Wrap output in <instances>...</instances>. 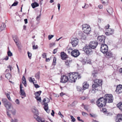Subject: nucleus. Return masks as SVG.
Listing matches in <instances>:
<instances>
[{
	"label": "nucleus",
	"instance_id": "13d9d810",
	"mask_svg": "<svg viewBox=\"0 0 122 122\" xmlns=\"http://www.w3.org/2000/svg\"><path fill=\"white\" fill-rule=\"evenodd\" d=\"M80 117H77V119L79 121H81L82 122H84V121L83 120H82V119H80Z\"/></svg>",
	"mask_w": 122,
	"mask_h": 122
},
{
	"label": "nucleus",
	"instance_id": "473e14b6",
	"mask_svg": "<svg viewBox=\"0 0 122 122\" xmlns=\"http://www.w3.org/2000/svg\"><path fill=\"white\" fill-rule=\"evenodd\" d=\"M108 12L110 14H112L113 11L112 8L111 7H110L107 10Z\"/></svg>",
	"mask_w": 122,
	"mask_h": 122
},
{
	"label": "nucleus",
	"instance_id": "cd10ccee",
	"mask_svg": "<svg viewBox=\"0 0 122 122\" xmlns=\"http://www.w3.org/2000/svg\"><path fill=\"white\" fill-rule=\"evenodd\" d=\"M117 119L120 122H122V115L119 114L117 116Z\"/></svg>",
	"mask_w": 122,
	"mask_h": 122
},
{
	"label": "nucleus",
	"instance_id": "c9c22d12",
	"mask_svg": "<svg viewBox=\"0 0 122 122\" xmlns=\"http://www.w3.org/2000/svg\"><path fill=\"white\" fill-rule=\"evenodd\" d=\"M13 38L15 42L18 41H19L18 39L17 36H14L13 37Z\"/></svg>",
	"mask_w": 122,
	"mask_h": 122
},
{
	"label": "nucleus",
	"instance_id": "f8f14e48",
	"mask_svg": "<svg viewBox=\"0 0 122 122\" xmlns=\"http://www.w3.org/2000/svg\"><path fill=\"white\" fill-rule=\"evenodd\" d=\"M105 57L107 58H109L112 57L113 54L110 51H107L104 54Z\"/></svg>",
	"mask_w": 122,
	"mask_h": 122
},
{
	"label": "nucleus",
	"instance_id": "09e8293b",
	"mask_svg": "<svg viewBox=\"0 0 122 122\" xmlns=\"http://www.w3.org/2000/svg\"><path fill=\"white\" fill-rule=\"evenodd\" d=\"M54 36L53 35H49L48 36V39L49 40H51Z\"/></svg>",
	"mask_w": 122,
	"mask_h": 122
},
{
	"label": "nucleus",
	"instance_id": "603ef678",
	"mask_svg": "<svg viewBox=\"0 0 122 122\" xmlns=\"http://www.w3.org/2000/svg\"><path fill=\"white\" fill-rule=\"evenodd\" d=\"M77 91H81L82 90V88L80 86H77Z\"/></svg>",
	"mask_w": 122,
	"mask_h": 122
},
{
	"label": "nucleus",
	"instance_id": "f704fd0d",
	"mask_svg": "<svg viewBox=\"0 0 122 122\" xmlns=\"http://www.w3.org/2000/svg\"><path fill=\"white\" fill-rule=\"evenodd\" d=\"M35 77L37 79L39 80L40 78L39 73L38 72L35 75Z\"/></svg>",
	"mask_w": 122,
	"mask_h": 122
},
{
	"label": "nucleus",
	"instance_id": "9d476101",
	"mask_svg": "<svg viewBox=\"0 0 122 122\" xmlns=\"http://www.w3.org/2000/svg\"><path fill=\"white\" fill-rule=\"evenodd\" d=\"M80 54V53L77 50L74 49L71 52V56L73 57H76Z\"/></svg>",
	"mask_w": 122,
	"mask_h": 122
},
{
	"label": "nucleus",
	"instance_id": "39448f33",
	"mask_svg": "<svg viewBox=\"0 0 122 122\" xmlns=\"http://www.w3.org/2000/svg\"><path fill=\"white\" fill-rule=\"evenodd\" d=\"M105 100H106V102H112L113 101L112 96L111 94H106L105 95Z\"/></svg>",
	"mask_w": 122,
	"mask_h": 122
},
{
	"label": "nucleus",
	"instance_id": "3c124183",
	"mask_svg": "<svg viewBox=\"0 0 122 122\" xmlns=\"http://www.w3.org/2000/svg\"><path fill=\"white\" fill-rule=\"evenodd\" d=\"M42 57L44 58H46V55L45 53H43L42 54Z\"/></svg>",
	"mask_w": 122,
	"mask_h": 122
},
{
	"label": "nucleus",
	"instance_id": "0eeeda50",
	"mask_svg": "<svg viewBox=\"0 0 122 122\" xmlns=\"http://www.w3.org/2000/svg\"><path fill=\"white\" fill-rule=\"evenodd\" d=\"M78 39L76 38H73L71 39V43L73 47L76 46L78 44Z\"/></svg>",
	"mask_w": 122,
	"mask_h": 122
},
{
	"label": "nucleus",
	"instance_id": "1a4fd4ad",
	"mask_svg": "<svg viewBox=\"0 0 122 122\" xmlns=\"http://www.w3.org/2000/svg\"><path fill=\"white\" fill-rule=\"evenodd\" d=\"M105 37L103 36H100L98 37L97 40L99 43L103 44L105 42Z\"/></svg>",
	"mask_w": 122,
	"mask_h": 122
},
{
	"label": "nucleus",
	"instance_id": "774afa93",
	"mask_svg": "<svg viewBox=\"0 0 122 122\" xmlns=\"http://www.w3.org/2000/svg\"><path fill=\"white\" fill-rule=\"evenodd\" d=\"M34 85L35 87L36 88H38L40 87V86L37 84H35Z\"/></svg>",
	"mask_w": 122,
	"mask_h": 122
},
{
	"label": "nucleus",
	"instance_id": "e433bc0d",
	"mask_svg": "<svg viewBox=\"0 0 122 122\" xmlns=\"http://www.w3.org/2000/svg\"><path fill=\"white\" fill-rule=\"evenodd\" d=\"M73 50V49L71 48H70L68 49L67 51L68 54H71V52Z\"/></svg>",
	"mask_w": 122,
	"mask_h": 122
},
{
	"label": "nucleus",
	"instance_id": "c756f323",
	"mask_svg": "<svg viewBox=\"0 0 122 122\" xmlns=\"http://www.w3.org/2000/svg\"><path fill=\"white\" fill-rule=\"evenodd\" d=\"M6 26L4 23H2L0 27V29L1 30H4L5 27Z\"/></svg>",
	"mask_w": 122,
	"mask_h": 122
},
{
	"label": "nucleus",
	"instance_id": "a19ab883",
	"mask_svg": "<svg viewBox=\"0 0 122 122\" xmlns=\"http://www.w3.org/2000/svg\"><path fill=\"white\" fill-rule=\"evenodd\" d=\"M6 95L9 100L10 101H11V99L10 97V94L8 93H7L6 94Z\"/></svg>",
	"mask_w": 122,
	"mask_h": 122
},
{
	"label": "nucleus",
	"instance_id": "b1692460",
	"mask_svg": "<svg viewBox=\"0 0 122 122\" xmlns=\"http://www.w3.org/2000/svg\"><path fill=\"white\" fill-rule=\"evenodd\" d=\"M36 119L38 122H45L44 120L39 117H38Z\"/></svg>",
	"mask_w": 122,
	"mask_h": 122
},
{
	"label": "nucleus",
	"instance_id": "e2e57ef3",
	"mask_svg": "<svg viewBox=\"0 0 122 122\" xmlns=\"http://www.w3.org/2000/svg\"><path fill=\"white\" fill-rule=\"evenodd\" d=\"M58 114L59 115H60V116L61 118H62V117H63V116L61 114L60 112H58Z\"/></svg>",
	"mask_w": 122,
	"mask_h": 122
},
{
	"label": "nucleus",
	"instance_id": "aec40b11",
	"mask_svg": "<svg viewBox=\"0 0 122 122\" xmlns=\"http://www.w3.org/2000/svg\"><path fill=\"white\" fill-rule=\"evenodd\" d=\"M61 57L63 60H65L67 57V55L64 52H62L61 53Z\"/></svg>",
	"mask_w": 122,
	"mask_h": 122
},
{
	"label": "nucleus",
	"instance_id": "4468645a",
	"mask_svg": "<svg viewBox=\"0 0 122 122\" xmlns=\"http://www.w3.org/2000/svg\"><path fill=\"white\" fill-rule=\"evenodd\" d=\"M61 80V82L62 83L66 82L68 81H69L68 77H67L65 75L62 76Z\"/></svg>",
	"mask_w": 122,
	"mask_h": 122
},
{
	"label": "nucleus",
	"instance_id": "bb28decb",
	"mask_svg": "<svg viewBox=\"0 0 122 122\" xmlns=\"http://www.w3.org/2000/svg\"><path fill=\"white\" fill-rule=\"evenodd\" d=\"M117 106L122 111V102H119L117 105Z\"/></svg>",
	"mask_w": 122,
	"mask_h": 122
},
{
	"label": "nucleus",
	"instance_id": "ddd939ff",
	"mask_svg": "<svg viewBox=\"0 0 122 122\" xmlns=\"http://www.w3.org/2000/svg\"><path fill=\"white\" fill-rule=\"evenodd\" d=\"M114 30L111 29H108L106 30L105 33L106 34L107 36L112 35L114 33Z\"/></svg>",
	"mask_w": 122,
	"mask_h": 122
},
{
	"label": "nucleus",
	"instance_id": "6e6552de",
	"mask_svg": "<svg viewBox=\"0 0 122 122\" xmlns=\"http://www.w3.org/2000/svg\"><path fill=\"white\" fill-rule=\"evenodd\" d=\"M108 49L107 46L105 44H102L101 46V51L104 54L108 51Z\"/></svg>",
	"mask_w": 122,
	"mask_h": 122
},
{
	"label": "nucleus",
	"instance_id": "72a5a7b5",
	"mask_svg": "<svg viewBox=\"0 0 122 122\" xmlns=\"http://www.w3.org/2000/svg\"><path fill=\"white\" fill-rule=\"evenodd\" d=\"M11 109V110H10V111L11 112L12 114L13 115L15 114L16 112V110L14 108H13V107L12 108H11L10 109Z\"/></svg>",
	"mask_w": 122,
	"mask_h": 122
},
{
	"label": "nucleus",
	"instance_id": "4d7b16f0",
	"mask_svg": "<svg viewBox=\"0 0 122 122\" xmlns=\"http://www.w3.org/2000/svg\"><path fill=\"white\" fill-rule=\"evenodd\" d=\"M33 48L34 49H36L38 48V46L37 45H34L33 46Z\"/></svg>",
	"mask_w": 122,
	"mask_h": 122
},
{
	"label": "nucleus",
	"instance_id": "393cba45",
	"mask_svg": "<svg viewBox=\"0 0 122 122\" xmlns=\"http://www.w3.org/2000/svg\"><path fill=\"white\" fill-rule=\"evenodd\" d=\"M20 95L24 96L25 97L26 96V95L24 90L21 89L20 90Z\"/></svg>",
	"mask_w": 122,
	"mask_h": 122
},
{
	"label": "nucleus",
	"instance_id": "4c0bfd02",
	"mask_svg": "<svg viewBox=\"0 0 122 122\" xmlns=\"http://www.w3.org/2000/svg\"><path fill=\"white\" fill-rule=\"evenodd\" d=\"M41 91H39L38 92H37L35 93V95L36 96H39L40 95L41 93Z\"/></svg>",
	"mask_w": 122,
	"mask_h": 122
},
{
	"label": "nucleus",
	"instance_id": "20e7f679",
	"mask_svg": "<svg viewBox=\"0 0 122 122\" xmlns=\"http://www.w3.org/2000/svg\"><path fill=\"white\" fill-rule=\"evenodd\" d=\"M106 101L103 97H101L98 99L97 102V105L99 107H102L105 106L106 103Z\"/></svg>",
	"mask_w": 122,
	"mask_h": 122
},
{
	"label": "nucleus",
	"instance_id": "a878e982",
	"mask_svg": "<svg viewBox=\"0 0 122 122\" xmlns=\"http://www.w3.org/2000/svg\"><path fill=\"white\" fill-rule=\"evenodd\" d=\"M31 6L33 8H34L38 6L39 5L36 2H35L31 4Z\"/></svg>",
	"mask_w": 122,
	"mask_h": 122
},
{
	"label": "nucleus",
	"instance_id": "338daca9",
	"mask_svg": "<svg viewBox=\"0 0 122 122\" xmlns=\"http://www.w3.org/2000/svg\"><path fill=\"white\" fill-rule=\"evenodd\" d=\"M57 6L59 11L60 8V4L59 3H58L57 5Z\"/></svg>",
	"mask_w": 122,
	"mask_h": 122
},
{
	"label": "nucleus",
	"instance_id": "6ab92c4d",
	"mask_svg": "<svg viewBox=\"0 0 122 122\" xmlns=\"http://www.w3.org/2000/svg\"><path fill=\"white\" fill-rule=\"evenodd\" d=\"M6 108L8 110L10 109L11 108H12V104L9 102L4 105Z\"/></svg>",
	"mask_w": 122,
	"mask_h": 122
},
{
	"label": "nucleus",
	"instance_id": "ea45409f",
	"mask_svg": "<svg viewBox=\"0 0 122 122\" xmlns=\"http://www.w3.org/2000/svg\"><path fill=\"white\" fill-rule=\"evenodd\" d=\"M35 98L37 100L39 101L40 102H41V100L40 97H39V96H36L35 97Z\"/></svg>",
	"mask_w": 122,
	"mask_h": 122
},
{
	"label": "nucleus",
	"instance_id": "de8ad7c7",
	"mask_svg": "<svg viewBox=\"0 0 122 122\" xmlns=\"http://www.w3.org/2000/svg\"><path fill=\"white\" fill-rule=\"evenodd\" d=\"M41 13H40V15H38V16H37L36 18V20H39L40 19V17L41 16Z\"/></svg>",
	"mask_w": 122,
	"mask_h": 122
},
{
	"label": "nucleus",
	"instance_id": "dca6fc26",
	"mask_svg": "<svg viewBox=\"0 0 122 122\" xmlns=\"http://www.w3.org/2000/svg\"><path fill=\"white\" fill-rule=\"evenodd\" d=\"M8 69H6L5 71L4 74H6L10 73L11 70L13 68L11 66L9 65L7 66Z\"/></svg>",
	"mask_w": 122,
	"mask_h": 122
},
{
	"label": "nucleus",
	"instance_id": "7ed1b4c3",
	"mask_svg": "<svg viewBox=\"0 0 122 122\" xmlns=\"http://www.w3.org/2000/svg\"><path fill=\"white\" fill-rule=\"evenodd\" d=\"M83 31L86 34H89L91 32V29L90 26L87 24H84L82 25Z\"/></svg>",
	"mask_w": 122,
	"mask_h": 122
},
{
	"label": "nucleus",
	"instance_id": "423d86ee",
	"mask_svg": "<svg viewBox=\"0 0 122 122\" xmlns=\"http://www.w3.org/2000/svg\"><path fill=\"white\" fill-rule=\"evenodd\" d=\"M92 49L89 46L87 45L84 46L83 48V50L88 55H90L92 53Z\"/></svg>",
	"mask_w": 122,
	"mask_h": 122
},
{
	"label": "nucleus",
	"instance_id": "49530a36",
	"mask_svg": "<svg viewBox=\"0 0 122 122\" xmlns=\"http://www.w3.org/2000/svg\"><path fill=\"white\" fill-rule=\"evenodd\" d=\"M71 118L72 119V120L71 121V122H75L76 121L75 119L72 116H70Z\"/></svg>",
	"mask_w": 122,
	"mask_h": 122
},
{
	"label": "nucleus",
	"instance_id": "2eb2a0df",
	"mask_svg": "<svg viewBox=\"0 0 122 122\" xmlns=\"http://www.w3.org/2000/svg\"><path fill=\"white\" fill-rule=\"evenodd\" d=\"M116 91L118 94L122 92V85H118L117 86Z\"/></svg>",
	"mask_w": 122,
	"mask_h": 122
},
{
	"label": "nucleus",
	"instance_id": "79ce46f5",
	"mask_svg": "<svg viewBox=\"0 0 122 122\" xmlns=\"http://www.w3.org/2000/svg\"><path fill=\"white\" fill-rule=\"evenodd\" d=\"M81 36L82 38L83 39L85 40L86 38V36L84 34H82L81 35Z\"/></svg>",
	"mask_w": 122,
	"mask_h": 122
},
{
	"label": "nucleus",
	"instance_id": "bf43d9fd",
	"mask_svg": "<svg viewBox=\"0 0 122 122\" xmlns=\"http://www.w3.org/2000/svg\"><path fill=\"white\" fill-rule=\"evenodd\" d=\"M57 49H54L53 51V53L54 54H55V53H56V52H57Z\"/></svg>",
	"mask_w": 122,
	"mask_h": 122
},
{
	"label": "nucleus",
	"instance_id": "f03ea898",
	"mask_svg": "<svg viewBox=\"0 0 122 122\" xmlns=\"http://www.w3.org/2000/svg\"><path fill=\"white\" fill-rule=\"evenodd\" d=\"M102 82L101 80L99 79H97L94 81V83L92 85V93H94L96 90H98L97 87L102 85Z\"/></svg>",
	"mask_w": 122,
	"mask_h": 122
},
{
	"label": "nucleus",
	"instance_id": "37998d69",
	"mask_svg": "<svg viewBox=\"0 0 122 122\" xmlns=\"http://www.w3.org/2000/svg\"><path fill=\"white\" fill-rule=\"evenodd\" d=\"M15 103L18 105H19L20 104V101L18 99H16L15 100Z\"/></svg>",
	"mask_w": 122,
	"mask_h": 122
},
{
	"label": "nucleus",
	"instance_id": "412c9836",
	"mask_svg": "<svg viewBox=\"0 0 122 122\" xmlns=\"http://www.w3.org/2000/svg\"><path fill=\"white\" fill-rule=\"evenodd\" d=\"M44 108L46 112L49 113L50 112V110L49 109L48 104H44Z\"/></svg>",
	"mask_w": 122,
	"mask_h": 122
},
{
	"label": "nucleus",
	"instance_id": "58836bf2",
	"mask_svg": "<svg viewBox=\"0 0 122 122\" xmlns=\"http://www.w3.org/2000/svg\"><path fill=\"white\" fill-rule=\"evenodd\" d=\"M17 46H18V48L19 49H20L21 48V46L20 45L19 41H16L15 42Z\"/></svg>",
	"mask_w": 122,
	"mask_h": 122
},
{
	"label": "nucleus",
	"instance_id": "0e129e2a",
	"mask_svg": "<svg viewBox=\"0 0 122 122\" xmlns=\"http://www.w3.org/2000/svg\"><path fill=\"white\" fill-rule=\"evenodd\" d=\"M109 25L108 24L105 27V28L106 29V30L108 29H110V28H109Z\"/></svg>",
	"mask_w": 122,
	"mask_h": 122
},
{
	"label": "nucleus",
	"instance_id": "4be33fe9",
	"mask_svg": "<svg viewBox=\"0 0 122 122\" xmlns=\"http://www.w3.org/2000/svg\"><path fill=\"white\" fill-rule=\"evenodd\" d=\"M2 102L3 103L4 105H5L6 104L8 103L9 102L7 100V99L5 98H3L2 99Z\"/></svg>",
	"mask_w": 122,
	"mask_h": 122
},
{
	"label": "nucleus",
	"instance_id": "052dcab7",
	"mask_svg": "<svg viewBox=\"0 0 122 122\" xmlns=\"http://www.w3.org/2000/svg\"><path fill=\"white\" fill-rule=\"evenodd\" d=\"M18 4V2H14L13 4L12 5H11V6H16L17 5V4Z\"/></svg>",
	"mask_w": 122,
	"mask_h": 122
},
{
	"label": "nucleus",
	"instance_id": "a211bd4d",
	"mask_svg": "<svg viewBox=\"0 0 122 122\" xmlns=\"http://www.w3.org/2000/svg\"><path fill=\"white\" fill-rule=\"evenodd\" d=\"M82 86L83 89L85 90L88 88L89 85L86 82H84L83 83Z\"/></svg>",
	"mask_w": 122,
	"mask_h": 122
},
{
	"label": "nucleus",
	"instance_id": "2f4dec72",
	"mask_svg": "<svg viewBox=\"0 0 122 122\" xmlns=\"http://www.w3.org/2000/svg\"><path fill=\"white\" fill-rule=\"evenodd\" d=\"M30 82L33 83L34 84V82H33L34 81H35V79L34 78H32L31 77H30L28 78Z\"/></svg>",
	"mask_w": 122,
	"mask_h": 122
},
{
	"label": "nucleus",
	"instance_id": "7c9ffc66",
	"mask_svg": "<svg viewBox=\"0 0 122 122\" xmlns=\"http://www.w3.org/2000/svg\"><path fill=\"white\" fill-rule=\"evenodd\" d=\"M6 77L7 79H9L11 77V76L10 73L6 74H5Z\"/></svg>",
	"mask_w": 122,
	"mask_h": 122
},
{
	"label": "nucleus",
	"instance_id": "69168bd1",
	"mask_svg": "<svg viewBox=\"0 0 122 122\" xmlns=\"http://www.w3.org/2000/svg\"><path fill=\"white\" fill-rule=\"evenodd\" d=\"M82 114L83 116H85L87 115V114L84 112H82Z\"/></svg>",
	"mask_w": 122,
	"mask_h": 122
},
{
	"label": "nucleus",
	"instance_id": "9b49d317",
	"mask_svg": "<svg viewBox=\"0 0 122 122\" xmlns=\"http://www.w3.org/2000/svg\"><path fill=\"white\" fill-rule=\"evenodd\" d=\"M98 43L97 41H92L90 42L89 46L91 49H93L96 47Z\"/></svg>",
	"mask_w": 122,
	"mask_h": 122
},
{
	"label": "nucleus",
	"instance_id": "a18cd8bd",
	"mask_svg": "<svg viewBox=\"0 0 122 122\" xmlns=\"http://www.w3.org/2000/svg\"><path fill=\"white\" fill-rule=\"evenodd\" d=\"M7 54L8 55V56H12V53L11 52V51H9L7 52Z\"/></svg>",
	"mask_w": 122,
	"mask_h": 122
},
{
	"label": "nucleus",
	"instance_id": "c85d7f7f",
	"mask_svg": "<svg viewBox=\"0 0 122 122\" xmlns=\"http://www.w3.org/2000/svg\"><path fill=\"white\" fill-rule=\"evenodd\" d=\"M82 8L84 9H86L87 8L89 7L88 5L86 4L85 3L84 4L82 5Z\"/></svg>",
	"mask_w": 122,
	"mask_h": 122
},
{
	"label": "nucleus",
	"instance_id": "c03bdc74",
	"mask_svg": "<svg viewBox=\"0 0 122 122\" xmlns=\"http://www.w3.org/2000/svg\"><path fill=\"white\" fill-rule=\"evenodd\" d=\"M55 45V43L54 42L50 44L49 45V46L50 48L54 46Z\"/></svg>",
	"mask_w": 122,
	"mask_h": 122
},
{
	"label": "nucleus",
	"instance_id": "6e6d98bb",
	"mask_svg": "<svg viewBox=\"0 0 122 122\" xmlns=\"http://www.w3.org/2000/svg\"><path fill=\"white\" fill-rule=\"evenodd\" d=\"M22 83H23L24 86L25 87L26 86V80L23 81H22Z\"/></svg>",
	"mask_w": 122,
	"mask_h": 122
},
{
	"label": "nucleus",
	"instance_id": "f3484780",
	"mask_svg": "<svg viewBox=\"0 0 122 122\" xmlns=\"http://www.w3.org/2000/svg\"><path fill=\"white\" fill-rule=\"evenodd\" d=\"M72 61L71 59L67 60L65 61V65L68 67H70V65L72 62Z\"/></svg>",
	"mask_w": 122,
	"mask_h": 122
},
{
	"label": "nucleus",
	"instance_id": "5fc2aeb1",
	"mask_svg": "<svg viewBox=\"0 0 122 122\" xmlns=\"http://www.w3.org/2000/svg\"><path fill=\"white\" fill-rule=\"evenodd\" d=\"M101 110L102 112H106V108H102Z\"/></svg>",
	"mask_w": 122,
	"mask_h": 122
},
{
	"label": "nucleus",
	"instance_id": "f257e3e1",
	"mask_svg": "<svg viewBox=\"0 0 122 122\" xmlns=\"http://www.w3.org/2000/svg\"><path fill=\"white\" fill-rule=\"evenodd\" d=\"M81 77L80 75L77 72L70 73L68 74V78L70 82H75L77 78L79 79Z\"/></svg>",
	"mask_w": 122,
	"mask_h": 122
},
{
	"label": "nucleus",
	"instance_id": "5701e85b",
	"mask_svg": "<svg viewBox=\"0 0 122 122\" xmlns=\"http://www.w3.org/2000/svg\"><path fill=\"white\" fill-rule=\"evenodd\" d=\"M50 101V99L47 98H45L43 100V102L44 103V104H47Z\"/></svg>",
	"mask_w": 122,
	"mask_h": 122
},
{
	"label": "nucleus",
	"instance_id": "680f3d73",
	"mask_svg": "<svg viewBox=\"0 0 122 122\" xmlns=\"http://www.w3.org/2000/svg\"><path fill=\"white\" fill-rule=\"evenodd\" d=\"M17 120L16 119H14V120L12 119L11 122H17Z\"/></svg>",
	"mask_w": 122,
	"mask_h": 122
},
{
	"label": "nucleus",
	"instance_id": "8fccbe9b",
	"mask_svg": "<svg viewBox=\"0 0 122 122\" xmlns=\"http://www.w3.org/2000/svg\"><path fill=\"white\" fill-rule=\"evenodd\" d=\"M28 57L30 59L31 58V56H32V54L29 52H28Z\"/></svg>",
	"mask_w": 122,
	"mask_h": 122
},
{
	"label": "nucleus",
	"instance_id": "864d4df0",
	"mask_svg": "<svg viewBox=\"0 0 122 122\" xmlns=\"http://www.w3.org/2000/svg\"><path fill=\"white\" fill-rule=\"evenodd\" d=\"M56 58L55 57H54L53 58V64L55 65V63H56Z\"/></svg>",
	"mask_w": 122,
	"mask_h": 122
}]
</instances>
